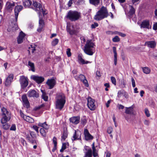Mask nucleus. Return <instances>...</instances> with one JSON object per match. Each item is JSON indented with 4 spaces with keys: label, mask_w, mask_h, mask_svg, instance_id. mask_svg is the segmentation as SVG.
<instances>
[{
    "label": "nucleus",
    "mask_w": 157,
    "mask_h": 157,
    "mask_svg": "<svg viewBox=\"0 0 157 157\" xmlns=\"http://www.w3.org/2000/svg\"><path fill=\"white\" fill-rule=\"evenodd\" d=\"M28 66L29 68V70H31L33 72L35 71V69L34 63H33L30 61H29L28 62Z\"/></svg>",
    "instance_id": "28"
},
{
    "label": "nucleus",
    "mask_w": 157,
    "mask_h": 157,
    "mask_svg": "<svg viewBox=\"0 0 157 157\" xmlns=\"http://www.w3.org/2000/svg\"><path fill=\"white\" fill-rule=\"evenodd\" d=\"M33 2V0H24L23 5L25 7H29L32 5Z\"/></svg>",
    "instance_id": "27"
},
{
    "label": "nucleus",
    "mask_w": 157,
    "mask_h": 157,
    "mask_svg": "<svg viewBox=\"0 0 157 157\" xmlns=\"http://www.w3.org/2000/svg\"><path fill=\"white\" fill-rule=\"evenodd\" d=\"M133 108L132 106H131L129 107H126V110L125 111V113L128 114H131L133 112Z\"/></svg>",
    "instance_id": "31"
},
{
    "label": "nucleus",
    "mask_w": 157,
    "mask_h": 157,
    "mask_svg": "<svg viewBox=\"0 0 157 157\" xmlns=\"http://www.w3.org/2000/svg\"><path fill=\"white\" fill-rule=\"evenodd\" d=\"M26 135V138L27 140L29 141H30L32 140V133H30V134H27Z\"/></svg>",
    "instance_id": "41"
},
{
    "label": "nucleus",
    "mask_w": 157,
    "mask_h": 157,
    "mask_svg": "<svg viewBox=\"0 0 157 157\" xmlns=\"http://www.w3.org/2000/svg\"><path fill=\"white\" fill-rule=\"evenodd\" d=\"M113 41L114 42H118L120 41V39L118 36H116L112 39Z\"/></svg>",
    "instance_id": "45"
},
{
    "label": "nucleus",
    "mask_w": 157,
    "mask_h": 157,
    "mask_svg": "<svg viewBox=\"0 0 157 157\" xmlns=\"http://www.w3.org/2000/svg\"><path fill=\"white\" fill-rule=\"evenodd\" d=\"M105 157H111V153L109 151H107L105 152Z\"/></svg>",
    "instance_id": "55"
},
{
    "label": "nucleus",
    "mask_w": 157,
    "mask_h": 157,
    "mask_svg": "<svg viewBox=\"0 0 157 157\" xmlns=\"http://www.w3.org/2000/svg\"><path fill=\"white\" fill-rule=\"evenodd\" d=\"M92 150L91 148H90L86 152L85 156L86 157H92Z\"/></svg>",
    "instance_id": "33"
},
{
    "label": "nucleus",
    "mask_w": 157,
    "mask_h": 157,
    "mask_svg": "<svg viewBox=\"0 0 157 157\" xmlns=\"http://www.w3.org/2000/svg\"><path fill=\"white\" fill-rule=\"evenodd\" d=\"M68 57H70L71 56V49L70 48H67L66 51Z\"/></svg>",
    "instance_id": "50"
},
{
    "label": "nucleus",
    "mask_w": 157,
    "mask_h": 157,
    "mask_svg": "<svg viewBox=\"0 0 157 157\" xmlns=\"http://www.w3.org/2000/svg\"><path fill=\"white\" fill-rule=\"evenodd\" d=\"M128 7L129 10L128 12V15L129 17H131V16L135 13V9L132 6L128 5Z\"/></svg>",
    "instance_id": "24"
},
{
    "label": "nucleus",
    "mask_w": 157,
    "mask_h": 157,
    "mask_svg": "<svg viewBox=\"0 0 157 157\" xmlns=\"http://www.w3.org/2000/svg\"><path fill=\"white\" fill-rule=\"evenodd\" d=\"M42 16H40V20H39V27L37 29V31L39 32H40L43 30L44 26V22L43 20L41 19Z\"/></svg>",
    "instance_id": "20"
},
{
    "label": "nucleus",
    "mask_w": 157,
    "mask_h": 157,
    "mask_svg": "<svg viewBox=\"0 0 157 157\" xmlns=\"http://www.w3.org/2000/svg\"><path fill=\"white\" fill-rule=\"evenodd\" d=\"M95 45L91 40H88L84 46L83 50L84 52L87 55L92 56L94 53V49Z\"/></svg>",
    "instance_id": "4"
},
{
    "label": "nucleus",
    "mask_w": 157,
    "mask_h": 157,
    "mask_svg": "<svg viewBox=\"0 0 157 157\" xmlns=\"http://www.w3.org/2000/svg\"><path fill=\"white\" fill-rule=\"evenodd\" d=\"M96 74L97 76L98 77H100L101 75V73H100V71H97L96 72Z\"/></svg>",
    "instance_id": "64"
},
{
    "label": "nucleus",
    "mask_w": 157,
    "mask_h": 157,
    "mask_svg": "<svg viewBox=\"0 0 157 157\" xmlns=\"http://www.w3.org/2000/svg\"><path fill=\"white\" fill-rule=\"evenodd\" d=\"M13 74L9 75L7 77L5 81V84L6 86H10L13 81Z\"/></svg>",
    "instance_id": "14"
},
{
    "label": "nucleus",
    "mask_w": 157,
    "mask_h": 157,
    "mask_svg": "<svg viewBox=\"0 0 157 157\" xmlns=\"http://www.w3.org/2000/svg\"><path fill=\"white\" fill-rule=\"evenodd\" d=\"M116 33H117V34H118L119 35L123 37H124L126 36V35L125 34L123 33H121L117 32Z\"/></svg>",
    "instance_id": "58"
},
{
    "label": "nucleus",
    "mask_w": 157,
    "mask_h": 157,
    "mask_svg": "<svg viewBox=\"0 0 157 157\" xmlns=\"http://www.w3.org/2000/svg\"><path fill=\"white\" fill-rule=\"evenodd\" d=\"M144 112L147 117H148L150 116L149 111L147 109H145L144 110Z\"/></svg>",
    "instance_id": "48"
},
{
    "label": "nucleus",
    "mask_w": 157,
    "mask_h": 157,
    "mask_svg": "<svg viewBox=\"0 0 157 157\" xmlns=\"http://www.w3.org/2000/svg\"><path fill=\"white\" fill-rule=\"evenodd\" d=\"M2 124H3L2 127L4 129L7 130L9 128V125L6 123Z\"/></svg>",
    "instance_id": "46"
},
{
    "label": "nucleus",
    "mask_w": 157,
    "mask_h": 157,
    "mask_svg": "<svg viewBox=\"0 0 157 157\" xmlns=\"http://www.w3.org/2000/svg\"><path fill=\"white\" fill-rule=\"evenodd\" d=\"M70 27L71 25L70 23H67L66 27L67 31L70 35H73L75 33V31L74 29L71 30Z\"/></svg>",
    "instance_id": "25"
},
{
    "label": "nucleus",
    "mask_w": 157,
    "mask_h": 157,
    "mask_svg": "<svg viewBox=\"0 0 157 157\" xmlns=\"http://www.w3.org/2000/svg\"><path fill=\"white\" fill-rule=\"evenodd\" d=\"M35 50V47L34 45H31L29 48V52H31L33 53Z\"/></svg>",
    "instance_id": "35"
},
{
    "label": "nucleus",
    "mask_w": 157,
    "mask_h": 157,
    "mask_svg": "<svg viewBox=\"0 0 157 157\" xmlns=\"http://www.w3.org/2000/svg\"><path fill=\"white\" fill-rule=\"evenodd\" d=\"M25 36V34L22 32H21L20 33L19 36L17 38V41L18 44H21L23 42V40Z\"/></svg>",
    "instance_id": "23"
},
{
    "label": "nucleus",
    "mask_w": 157,
    "mask_h": 157,
    "mask_svg": "<svg viewBox=\"0 0 157 157\" xmlns=\"http://www.w3.org/2000/svg\"><path fill=\"white\" fill-rule=\"evenodd\" d=\"M82 82L86 87H88L89 86V85L88 82L86 78Z\"/></svg>",
    "instance_id": "44"
},
{
    "label": "nucleus",
    "mask_w": 157,
    "mask_h": 157,
    "mask_svg": "<svg viewBox=\"0 0 157 157\" xmlns=\"http://www.w3.org/2000/svg\"><path fill=\"white\" fill-rule=\"evenodd\" d=\"M144 123L145 125L148 126L150 124V121L149 120L145 119L144 120Z\"/></svg>",
    "instance_id": "47"
},
{
    "label": "nucleus",
    "mask_w": 157,
    "mask_h": 157,
    "mask_svg": "<svg viewBox=\"0 0 157 157\" xmlns=\"http://www.w3.org/2000/svg\"><path fill=\"white\" fill-rule=\"evenodd\" d=\"M153 29L155 30H157V22L153 24Z\"/></svg>",
    "instance_id": "61"
},
{
    "label": "nucleus",
    "mask_w": 157,
    "mask_h": 157,
    "mask_svg": "<svg viewBox=\"0 0 157 157\" xmlns=\"http://www.w3.org/2000/svg\"><path fill=\"white\" fill-rule=\"evenodd\" d=\"M113 48L114 53V59H117L116 48L115 47H113Z\"/></svg>",
    "instance_id": "40"
},
{
    "label": "nucleus",
    "mask_w": 157,
    "mask_h": 157,
    "mask_svg": "<svg viewBox=\"0 0 157 157\" xmlns=\"http://www.w3.org/2000/svg\"><path fill=\"white\" fill-rule=\"evenodd\" d=\"M78 62L80 64H87L88 63H90L91 62L89 61H85L83 58L82 55V54H79L78 56Z\"/></svg>",
    "instance_id": "18"
},
{
    "label": "nucleus",
    "mask_w": 157,
    "mask_h": 157,
    "mask_svg": "<svg viewBox=\"0 0 157 157\" xmlns=\"http://www.w3.org/2000/svg\"><path fill=\"white\" fill-rule=\"evenodd\" d=\"M22 99L24 103V106L28 108L29 106V103L28 100L27 96L24 95L22 96Z\"/></svg>",
    "instance_id": "19"
},
{
    "label": "nucleus",
    "mask_w": 157,
    "mask_h": 157,
    "mask_svg": "<svg viewBox=\"0 0 157 157\" xmlns=\"http://www.w3.org/2000/svg\"><path fill=\"white\" fill-rule=\"evenodd\" d=\"M14 6V2H7L6 4V8L9 11H10L12 10Z\"/></svg>",
    "instance_id": "21"
},
{
    "label": "nucleus",
    "mask_w": 157,
    "mask_h": 157,
    "mask_svg": "<svg viewBox=\"0 0 157 157\" xmlns=\"http://www.w3.org/2000/svg\"><path fill=\"white\" fill-rule=\"evenodd\" d=\"M30 142L31 143L33 144H35L36 145L37 144H38V142L37 141L35 140H32Z\"/></svg>",
    "instance_id": "52"
},
{
    "label": "nucleus",
    "mask_w": 157,
    "mask_h": 157,
    "mask_svg": "<svg viewBox=\"0 0 157 157\" xmlns=\"http://www.w3.org/2000/svg\"><path fill=\"white\" fill-rule=\"evenodd\" d=\"M80 119L79 117H74L70 118V121L72 123L76 124L79 123Z\"/></svg>",
    "instance_id": "22"
},
{
    "label": "nucleus",
    "mask_w": 157,
    "mask_h": 157,
    "mask_svg": "<svg viewBox=\"0 0 157 157\" xmlns=\"http://www.w3.org/2000/svg\"><path fill=\"white\" fill-rule=\"evenodd\" d=\"M87 122V121L85 117H83L81 119V124L85 125Z\"/></svg>",
    "instance_id": "42"
},
{
    "label": "nucleus",
    "mask_w": 157,
    "mask_h": 157,
    "mask_svg": "<svg viewBox=\"0 0 157 157\" xmlns=\"http://www.w3.org/2000/svg\"><path fill=\"white\" fill-rule=\"evenodd\" d=\"M87 106L91 110H94L96 109V106L94 100L90 97H88L87 99Z\"/></svg>",
    "instance_id": "7"
},
{
    "label": "nucleus",
    "mask_w": 157,
    "mask_h": 157,
    "mask_svg": "<svg viewBox=\"0 0 157 157\" xmlns=\"http://www.w3.org/2000/svg\"><path fill=\"white\" fill-rule=\"evenodd\" d=\"M31 78L38 83H41L44 80V77L37 75H32Z\"/></svg>",
    "instance_id": "13"
},
{
    "label": "nucleus",
    "mask_w": 157,
    "mask_h": 157,
    "mask_svg": "<svg viewBox=\"0 0 157 157\" xmlns=\"http://www.w3.org/2000/svg\"><path fill=\"white\" fill-rule=\"evenodd\" d=\"M33 128L37 133H39V127H38L36 125H34L33 126Z\"/></svg>",
    "instance_id": "53"
},
{
    "label": "nucleus",
    "mask_w": 157,
    "mask_h": 157,
    "mask_svg": "<svg viewBox=\"0 0 157 157\" xmlns=\"http://www.w3.org/2000/svg\"><path fill=\"white\" fill-rule=\"evenodd\" d=\"M84 134L85 139L86 140H92L93 137L89 132L88 130L86 128H85L84 131Z\"/></svg>",
    "instance_id": "17"
},
{
    "label": "nucleus",
    "mask_w": 157,
    "mask_h": 157,
    "mask_svg": "<svg viewBox=\"0 0 157 157\" xmlns=\"http://www.w3.org/2000/svg\"><path fill=\"white\" fill-rule=\"evenodd\" d=\"M131 81L133 87H134L136 86L135 82V80L133 78H131Z\"/></svg>",
    "instance_id": "59"
},
{
    "label": "nucleus",
    "mask_w": 157,
    "mask_h": 157,
    "mask_svg": "<svg viewBox=\"0 0 157 157\" xmlns=\"http://www.w3.org/2000/svg\"><path fill=\"white\" fill-rule=\"evenodd\" d=\"M10 130L15 131L16 130V126L15 124H13L10 129Z\"/></svg>",
    "instance_id": "54"
},
{
    "label": "nucleus",
    "mask_w": 157,
    "mask_h": 157,
    "mask_svg": "<svg viewBox=\"0 0 157 157\" xmlns=\"http://www.w3.org/2000/svg\"><path fill=\"white\" fill-rule=\"evenodd\" d=\"M142 69L144 73L146 74H149L151 72V69L147 67H142Z\"/></svg>",
    "instance_id": "30"
},
{
    "label": "nucleus",
    "mask_w": 157,
    "mask_h": 157,
    "mask_svg": "<svg viewBox=\"0 0 157 157\" xmlns=\"http://www.w3.org/2000/svg\"><path fill=\"white\" fill-rule=\"evenodd\" d=\"M59 42V40L58 39H55L52 42V46H55Z\"/></svg>",
    "instance_id": "39"
},
{
    "label": "nucleus",
    "mask_w": 157,
    "mask_h": 157,
    "mask_svg": "<svg viewBox=\"0 0 157 157\" xmlns=\"http://www.w3.org/2000/svg\"><path fill=\"white\" fill-rule=\"evenodd\" d=\"M23 7L22 6L17 5L15 8V21L14 22H12L11 25L9 27L8 30L9 29L10 31H14L17 30L18 29V26L16 23L17 21L18 16L19 12L21 10Z\"/></svg>",
    "instance_id": "1"
},
{
    "label": "nucleus",
    "mask_w": 157,
    "mask_h": 157,
    "mask_svg": "<svg viewBox=\"0 0 157 157\" xmlns=\"http://www.w3.org/2000/svg\"><path fill=\"white\" fill-rule=\"evenodd\" d=\"M56 108L61 110L63 107L66 102V98L64 94L60 93L56 98Z\"/></svg>",
    "instance_id": "3"
},
{
    "label": "nucleus",
    "mask_w": 157,
    "mask_h": 157,
    "mask_svg": "<svg viewBox=\"0 0 157 157\" xmlns=\"http://www.w3.org/2000/svg\"><path fill=\"white\" fill-rule=\"evenodd\" d=\"M109 15V13L106 7L102 6L95 15L94 18L96 21H100L107 18Z\"/></svg>",
    "instance_id": "2"
},
{
    "label": "nucleus",
    "mask_w": 157,
    "mask_h": 157,
    "mask_svg": "<svg viewBox=\"0 0 157 157\" xmlns=\"http://www.w3.org/2000/svg\"><path fill=\"white\" fill-rule=\"evenodd\" d=\"M145 44L149 47L154 48L155 47L156 44L155 41H151L146 42Z\"/></svg>",
    "instance_id": "26"
},
{
    "label": "nucleus",
    "mask_w": 157,
    "mask_h": 157,
    "mask_svg": "<svg viewBox=\"0 0 157 157\" xmlns=\"http://www.w3.org/2000/svg\"><path fill=\"white\" fill-rule=\"evenodd\" d=\"M28 96L29 97L37 98L39 94L37 91L34 90H30L27 93Z\"/></svg>",
    "instance_id": "10"
},
{
    "label": "nucleus",
    "mask_w": 157,
    "mask_h": 157,
    "mask_svg": "<svg viewBox=\"0 0 157 157\" xmlns=\"http://www.w3.org/2000/svg\"><path fill=\"white\" fill-rule=\"evenodd\" d=\"M81 17V13L76 11H70L67 13V18L71 21L78 20Z\"/></svg>",
    "instance_id": "6"
},
{
    "label": "nucleus",
    "mask_w": 157,
    "mask_h": 157,
    "mask_svg": "<svg viewBox=\"0 0 157 157\" xmlns=\"http://www.w3.org/2000/svg\"><path fill=\"white\" fill-rule=\"evenodd\" d=\"M116 32H113L111 31H107L106 32V33L108 34H117Z\"/></svg>",
    "instance_id": "60"
},
{
    "label": "nucleus",
    "mask_w": 157,
    "mask_h": 157,
    "mask_svg": "<svg viewBox=\"0 0 157 157\" xmlns=\"http://www.w3.org/2000/svg\"><path fill=\"white\" fill-rule=\"evenodd\" d=\"M90 3L96 5H98L99 3V0H89Z\"/></svg>",
    "instance_id": "37"
},
{
    "label": "nucleus",
    "mask_w": 157,
    "mask_h": 157,
    "mask_svg": "<svg viewBox=\"0 0 157 157\" xmlns=\"http://www.w3.org/2000/svg\"><path fill=\"white\" fill-rule=\"evenodd\" d=\"M111 99L107 101V103H106V105L107 108H108L109 107V104H110V103H111Z\"/></svg>",
    "instance_id": "62"
},
{
    "label": "nucleus",
    "mask_w": 157,
    "mask_h": 157,
    "mask_svg": "<svg viewBox=\"0 0 157 157\" xmlns=\"http://www.w3.org/2000/svg\"><path fill=\"white\" fill-rule=\"evenodd\" d=\"M38 125L39 126L43 127V128L45 129L46 130L48 129L49 128V126L47 124L46 122L43 123L39 122L38 124Z\"/></svg>",
    "instance_id": "29"
},
{
    "label": "nucleus",
    "mask_w": 157,
    "mask_h": 157,
    "mask_svg": "<svg viewBox=\"0 0 157 157\" xmlns=\"http://www.w3.org/2000/svg\"><path fill=\"white\" fill-rule=\"evenodd\" d=\"M41 91L42 93V98L45 101L48 100V97L46 93L44 92V91L43 90H41Z\"/></svg>",
    "instance_id": "34"
},
{
    "label": "nucleus",
    "mask_w": 157,
    "mask_h": 157,
    "mask_svg": "<svg viewBox=\"0 0 157 157\" xmlns=\"http://www.w3.org/2000/svg\"><path fill=\"white\" fill-rule=\"evenodd\" d=\"M40 132L43 136L45 137L46 136V133L44 128H41L40 129Z\"/></svg>",
    "instance_id": "38"
},
{
    "label": "nucleus",
    "mask_w": 157,
    "mask_h": 157,
    "mask_svg": "<svg viewBox=\"0 0 157 157\" xmlns=\"http://www.w3.org/2000/svg\"><path fill=\"white\" fill-rule=\"evenodd\" d=\"M79 78L81 82L86 78L85 76L82 74H81L79 75Z\"/></svg>",
    "instance_id": "49"
},
{
    "label": "nucleus",
    "mask_w": 157,
    "mask_h": 157,
    "mask_svg": "<svg viewBox=\"0 0 157 157\" xmlns=\"http://www.w3.org/2000/svg\"><path fill=\"white\" fill-rule=\"evenodd\" d=\"M20 113L21 116L24 120L29 123H33L34 122V121L33 119L29 116L24 115L21 111H20Z\"/></svg>",
    "instance_id": "12"
},
{
    "label": "nucleus",
    "mask_w": 157,
    "mask_h": 157,
    "mask_svg": "<svg viewBox=\"0 0 157 157\" xmlns=\"http://www.w3.org/2000/svg\"><path fill=\"white\" fill-rule=\"evenodd\" d=\"M19 81L21 88L22 89L25 88L28 84V81L27 78L23 76L20 77Z\"/></svg>",
    "instance_id": "8"
},
{
    "label": "nucleus",
    "mask_w": 157,
    "mask_h": 157,
    "mask_svg": "<svg viewBox=\"0 0 157 157\" xmlns=\"http://www.w3.org/2000/svg\"><path fill=\"white\" fill-rule=\"evenodd\" d=\"M117 107L119 109H123L124 107V106L121 104H118L117 105Z\"/></svg>",
    "instance_id": "63"
},
{
    "label": "nucleus",
    "mask_w": 157,
    "mask_h": 157,
    "mask_svg": "<svg viewBox=\"0 0 157 157\" xmlns=\"http://www.w3.org/2000/svg\"><path fill=\"white\" fill-rule=\"evenodd\" d=\"M98 25L97 23H94L93 24H92L91 25V28L92 29H94L96 28V27H98Z\"/></svg>",
    "instance_id": "51"
},
{
    "label": "nucleus",
    "mask_w": 157,
    "mask_h": 157,
    "mask_svg": "<svg viewBox=\"0 0 157 157\" xmlns=\"http://www.w3.org/2000/svg\"><path fill=\"white\" fill-rule=\"evenodd\" d=\"M81 135V134L80 131L78 130H75L74 134L71 138L72 140L73 141L77 140H80Z\"/></svg>",
    "instance_id": "15"
},
{
    "label": "nucleus",
    "mask_w": 157,
    "mask_h": 157,
    "mask_svg": "<svg viewBox=\"0 0 157 157\" xmlns=\"http://www.w3.org/2000/svg\"><path fill=\"white\" fill-rule=\"evenodd\" d=\"M67 132L66 131H64L63 135L62 136L61 140H64L65 139L67 138Z\"/></svg>",
    "instance_id": "36"
},
{
    "label": "nucleus",
    "mask_w": 157,
    "mask_h": 157,
    "mask_svg": "<svg viewBox=\"0 0 157 157\" xmlns=\"http://www.w3.org/2000/svg\"><path fill=\"white\" fill-rule=\"evenodd\" d=\"M33 2V5L35 7V10L36 11H38L39 12V16H40V14H41V12H42L44 14L43 10L42 8L41 5L36 2Z\"/></svg>",
    "instance_id": "9"
},
{
    "label": "nucleus",
    "mask_w": 157,
    "mask_h": 157,
    "mask_svg": "<svg viewBox=\"0 0 157 157\" xmlns=\"http://www.w3.org/2000/svg\"><path fill=\"white\" fill-rule=\"evenodd\" d=\"M141 28H146L148 29L151 28V25H150L149 21L148 20L143 21L140 25Z\"/></svg>",
    "instance_id": "16"
},
{
    "label": "nucleus",
    "mask_w": 157,
    "mask_h": 157,
    "mask_svg": "<svg viewBox=\"0 0 157 157\" xmlns=\"http://www.w3.org/2000/svg\"><path fill=\"white\" fill-rule=\"evenodd\" d=\"M46 84L48 86L49 89L53 88L56 84V80L53 78H51L48 80L46 82Z\"/></svg>",
    "instance_id": "11"
},
{
    "label": "nucleus",
    "mask_w": 157,
    "mask_h": 157,
    "mask_svg": "<svg viewBox=\"0 0 157 157\" xmlns=\"http://www.w3.org/2000/svg\"><path fill=\"white\" fill-rule=\"evenodd\" d=\"M113 130V129L111 127H109L107 129V132L109 134L112 133Z\"/></svg>",
    "instance_id": "56"
},
{
    "label": "nucleus",
    "mask_w": 157,
    "mask_h": 157,
    "mask_svg": "<svg viewBox=\"0 0 157 157\" xmlns=\"http://www.w3.org/2000/svg\"><path fill=\"white\" fill-rule=\"evenodd\" d=\"M93 150V155L94 157H96L98 156V153L96 149Z\"/></svg>",
    "instance_id": "57"
},
{
    "label": "nucleus",
    "mask_w": 157,
    "mask_h": 157,
    "mask_svg": "<svg viewBox=\"0 0 157 157\" xmlns=\"http://www.w3.org/2000/svg\"><path fill=\"white\" fill-rule=\"evenodd\" d=\"M124 94L126 95L127 93L123 90H121L118 91L117 96L119 98L121 97Z\"/></svg>",
    "instance_id": "32"
},
{
    "label": "nucleus",
    "mask_w": 157,
    "mask_h": 157,
    "mask_svg": "<svg viewBox=\"0 0 157 157\" xmlns=\"http://www.w3.org/2000/svg\"><path fill=\"white\" fill-rule=\"evenodd\" d=\"M111 80L112 83L115 86L116 85V79L115 77L112 76L111 77Z\"/></svg>",
    "instance_id": "43"
},
{
    "label": "nucleus",
    "mask_w": 157,
    "mask_h": 157,
    "mask_svg": "<svg viewBox=\"0 0 157 157\" xmlns=\"http://www.w3.org/2000/svg\"><path fill=\"white\" fill-rule=\"evenodd\" d=\"M1 117V122L2 124H4L9 121L10 119L11 116L10 112L5 107L1 109L0 112Z\"/></svg>",
    "instance_id": "5"
}]
</instances>
